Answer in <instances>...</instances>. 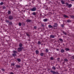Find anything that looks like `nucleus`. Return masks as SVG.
I'll return each instance as SVG.
<instances>
[{"instance_id":"39448f33","label":"nucleus","mask_w":74,"mask_h":74,"mask_svg":"<svg viewBox=\"0 0 74 74\" xmlns=\"http://www.w3.org/2000/svg\"><path fill=\"white\" fill-rule=\"evenodd\" d=\"M64 52V50L63 49H62L61 50V52L62 53H63Z\"/></svg>"},{"instance_id":"412c9836","label":"nucleus","mask_w":74,"mask_h":74,"mask_svg":"<svg viewBox=\"0 0 74 74\" xmlns=\"http://www.w3.org/2000/svg\"><path fill=\"white\" fill-rule=\"evenodd\" d=\"M63 33H64V34H65V35H66V34H67L66 33V32L63 31Z\"/></svg>"},{"instance_id":"20e7f679","label":"nucleus","mask_w":74,"mask_h":74,"mask_svg":"<svg viewBox=\"0 0 74 74\" xmlns=\"http://www.w3.org/2000/svg\"><path fill=\"white\" fill-rule=\"evenodd\" d=\"M50 72L51 73H53V74H55V71H53L52 70H51L50 71Z\"/></svg>"},{"instance_id":"423d86ee","label":"nucleus","mask_w":74,"mask_h":74,"mask_svg":"<svg viewBox=\"0 0 74 74\" xmlns=\"http://www.w3.org/2000/svg\"><path fill=\"white\" fill-rule=\"evenodd\" d=\"M58 26V24L57 23H56L54 25H53V27H57Z\"/></svg>"},{"instance_id":"c756f323","label":"nucleus","mask_w":74,"mask_h":74,"mask_svg":"<svg viewBox=\"0 0 74 74\" xmlns=\"http://www.w3.org/2000/svg\"><path fill=\"white\" fill-rule=\"evenodd\" d=\"M4 4V3H3V2H1L0 3V5H3V4Z\"/></svg>"},{"instance_id":"a19ab883","label":"nucleus","mask_w":74,"mask_h":74,"mask_svg":"<svg viewBox=\"0 0 74 74\" xmlns=\"http://www.w3.org/2000/svg\"><path fill=\"white\" fill-rule=\"evenodd\" d=\"M41 26L42 27H44V25L43 24H42Z\"/></svg>"},{"instance_id":"aec40b11","label":"nucleus","mask_w":74,"mask_h":74,"mask_svg":"<svg viewBox=\"0 0 74 74\" xmlns=\"http://www.w3.org/2000/svg\"><path fill=\"white\" fill-rule=\"evenodd\" d=\"M59 40L60 41H62V42H63V39L61 38L59 39Z\"/></svg>"},{"instance_id":"0eeeda50","label":"nucleus","mask_w":74,"mask_h":74,"mask_svg":"<svg viewBox=\"0 0 74 74\" xmlns=\"http://www.w3.org/2000/svg\"><path fill=\"white\" fill-rule=\"evenodd\" d=\"M16 68H20L21 67V66L18 65H16Z\"/></svg>"},{"instance_id":"b1692460","label":"nucleus","mask_w":74,"mask_h":74,"mask_svg":"<svg viewBox=\"0 0 74 74\" xmlns=\"http://www.w3.org/2000/svg\"><path fill=\"white\" fill-rule=\"evenodd\" d=\"M38 44L40 45L41 44V42H40V41H39L38 42Z\"/></svg>"},{"instance_id":"58836bf2","label":"nucleus","mask_w":74,"mask_h":74,"mask_svg":"<svg viewBox=\"0 0 74 74\" xmlns=\"http://www.w3.org/2000/svg\"><path fill=\"white\" fill-rule=\"evenodd\" d=\"M53 58L52 57L51 58V60H53Z\"/></svg>"},{"instance_id":"f257e3e1","label":"nucleus","mask_w":74,"mask_h":74,"mask_svg":"<svg viewBox=\"0 0 74 74\" xmlns=\"http://www.w3.org/2000/svg\"><path fill=\"white\" fill-rule=\"evenodd\" d=\"M31 10L32 11H35L36 10V7H34L32 9H31Z\"/></svg>"},{"instance_id":"7ed1b4c3","label":"nucleus","mask_w":74,"mask_h":74,"mask_svg":"<svg viewBox=\"0 0 74 74\" xmlns=\"http://www.w3.org/2000/svg\"><path fill=\"white\" fill-rule=\"evenodd\" d=\"M21 51H22V48H21V47H19L18 48V51L19 52H21Z\"/></svg>"},{"instance_id":"09e8293b","label":"nucleus","mask_w":74,"mask_h":74,"mask_svg":"<svg viewBox=\"0 0 74 74\" xmlns=\"http://www.w3.org/2000/svg\"><path fill=\"white\" fill-rule=\"evenodd\" d=\"M71 1H74V0H70Z\"/></svg>"},{"instance_id":"ddd939ff","label":"nucleus","mask_w":74,"mask_h":74,"mask_svg":"<svg viewBox=\"0 0 74 74\" xmlns=\"http://www.w3.org/2000/svg\"><path fill=\"white\" fill-rule=\"evenodd\" d=\"M71 6H72V5L71 4H70L69 5H68V7L69 8H71Z\"/></svg>"},{"instance_id":"c9c22d12","label":"nucleus","mask_w":74,"mask_h":74,"mask_svg":"<svg viewBox=\"0 0 74 74\" xmlns=\"http://www.w3.org/2000/svg\"><path fill=\"white\" fill-rule=\"evenodd\" d=\"M71 18H74V16H71Z\"/></svg>"},{"instance_id":"473e14b6","label":"nucleus","mask_w":74,"mask_h":74,"mask_svg":"<svg viewBox=\"0 0 74 74\" xmlns=\"http://www.w3.org/2000/svg\"><path fill=\"white\" fill-rule=\"evenodd\" d=\"M52 69H54V70H55V69H56V68L55 67H52Z\"/></svg>"},{"instance_id":"2eb2a0df","label":"nucleus","mask_w":74,"mask_h":74,"mask_svg":"<svg viewBox=\"0 0 74 74\" xmlns=\"http://www.w3.org/2000/svg\"><path fill=\"white\" fill-rule=\"evenodd\" d=\"M36 54H38V53L39 52L38 50H36Z\"/></svg>"},{"instance_id":"393cba45","label":"nucleus","mask_w":74,"mask_h":74,"mask_svg":"<svg viewBox=\"0 0 74 74\" xmlns=\"http://www.w3.org/2000/svg\"><path fill=\"white\" fill-rule=\"evenodd\" d=\"M46 51L47 52H48L49 51V50L48 49H46Z\"/></svg>"},{"instance_id":"f03ea898","label":"nucleus","mask_w":74,"mask_h":74,"mask_svg":"<svg viewBox=\"0 0 74 74\" xmlns=\"http://www.w3.org/2000/svg\"><path fill=\"white\" fill-rule=\"evenodd\" d=\"M9 19L10 20H12L13 19V17L12 16H9Z\"/></svg>"},{"instance_id":"dca6fc26","label":"nucleus","mask_w":74,"mask_h":74,"mask_svg":"<svg viewBox=\"0 0 74 74\" xmlns=\"http://www.w3.org/2000/svg\"><path fill=\"white\" fill-rule=\"evenodd\" d=\"M47 21H48V20L47 19H45L43 20V21L44 22H47Z\"/></svg>"},{"instance_id":"c85d7f7f","label":"nucleus","mask_w":74,"mask_h":74,"mask_svg":"<svg viewBox=\"0 0 74 74\" xmlns=\"http://www.w3.org/2000/svg\"><path fill=\"white\" fill-rule=\"evenodd\" d=\"M11 66H15V64L14 63H12L11 64Z\"/></svg>"},{"instance_id":"9d476101","label":"nucleus","mask_w":74,"mask_h":74,"mask_svg":"<svg viewBox=\"0 0 74 74\" xmlns=\"http://www.w3.org/2000/svg\"><path fill=\"white\" fill-rule=\"evenodd\" d=\"M19 46L20 47H22V44L21 43H20L19 45Z\"/></svg>"},{"instance_id":"6e6552de","label":"nucleus","mask_w":74,"mask_h":74,"mask_svg":"<svg viewBox=\"0 0 74 74\" xmlns=\"http://www.w3.org/2000/svg\"><path fill=\"white\" fill-rule=\"evenodd\" d=\"M50 37L51 38H55V36H54V35H50Z\"/></svg>"},{"instance_id":"a878e982","label":"nucleus","mask_w":74,"mask_h":74,"mask_svg":"<svg viewBox=\"0 0 74 74\" xmlns=\"http://www.w3.org/2000/svg\"><path fill=\"white\" fill-rule=\"evenodd\" d=\"M17 60H18V62H21V60L20 59H17Z\"/></svg>"},{"instance_id":"f704fd0d","label":"nucleus","mask_w":74,"mask_h":74,"mask_svg":"<svg viewBox=\"0 0 74 74\" xmlns=\"http://www.w3.org/2000/svg\"><path fill=\"white\" fill-rule=\"evenodd\" d=\"M65 61H66V62H67L68 61V60L66 59H64Z\"/></svg>"},{"instance_id":"f8f14e48","label":"nucleus","mask_w":74,"mask_h":74,"mask_svg":"<svg viewBox=\"0 0 74 74\" xmlns=\"http://www.w3.org/2000/svg\"><path fill=\"white\" fill-rule=\"evenodd\" d=\"M12 56H16V54L15 53H13L12 54Z\"/></svg>"},{"instance_id":"a211bd4d","label":"nucleus","mask_w":74,"mask_h":74,"mask_svg":"<svg viewBox=\"0 0 74 74\" xmlns=\"http://www.w3.org/2000/svg\"><path fill=\"white\" fill-rule=\"evenodd\" d=\"M27 22H30L31 21V20H27Z\"/></svg>"},{"instance_id":"79ce46f5","label":"nucleus","mask_w":74,"mask_h":74,"mask_svg":"<svg viewBox=\"0 0 74 74\" xmlns=\"http://www.w3.org/2000/svg\"><path fill=\"white\" fill-rule=\"evenodd\" d=\"M34 29H36L37 28V27H36V26H35L34 27Z\"/></svg>"},{"instance_id":"7c9ffc66","label":"nucleus","mask_w":74,"mask_h":74,"mask_svg":"<svg viewBox=\"0 0 74 74\" xmlns=\"http://www.w3.org/2000/svg\"><path fill=\"white\" fill-rule=\"evenodd\" d=\"M55 74H59V73L58 72H55Z\"/></svg>"},{"instance_id":"4be33fe9","label":"nucleus","mask_w":74,"mask_h":74,"mask_svg":"<svg viewBox=\"0 0 74 74\" xmlns=\"http://www.w3.org/2000/svg\"><path fill=\"white\" fill-rule=\"evenodd\" d=\"M19 26H21V25H22V24H21V23H19Z\"/></svg>"},{"instance_id":"a18cd8bd","label":"nucleus","mask_w":74,"mask_h":74,"mask_svg":"<svg viewBox=\"0 0 74 74\" xmlns=\"http://www.w3.org/2000/svg\"><path fill=\"white\" fill-rule=\"evenodd\" d=\"M10 74H14V73H12V72H10Z\"/></svg>"},{"instance_id":"bb28decb","label":"nucleus","mask_w":74,"mask_h":74,"mask_svg":"<svg viewBox=\"0 0 74 74\" xmlns=\"http://www.w3.org/2000/svg\"><path fill=\"white\" fill-rule=\"evenodd\" d=\"M5 22H7V23H9V21H8V20H6Z\"/></svg>"},{"instance_id":"de8ad7c7","label":"nucleus","mask_w":74,"mask_h":74,"mask_svg":"<svg viewBox=\"0 0 74 74\" xmlns=\"http://www.w3.org/2000/svg\"><path fill=\"white\" fill-rule=\"evenodd\" d=\"M57 51H59V49H56Z\"/></svg>"},{"instance_id":"cd10ccee","label":"nucleus","mask_w":74,"mask_h":74,"mask_svg":"<svg viewBox=\"0 0 74 74\" xmlns=\"http://www.w3.org/2000/svg\"><path fill=\"white\" fill-rule=\"evenodd\" d=\"M41 56H43L44 55V53H40Z\"/></svg>"},{"instance_id":"2f4dec72","label":"nucleus","mask_w":74,"mask_h":74,"mask_svg":"<svg viewBox=\"0 0 74 74\" xmlns=\"http://www.w3.org/2000/svg\"><path fill=\"white\" fill-rule=\"evenodd\" d=\"M26 35L28 37H30V35H29V34H28L27 33Z\"/></svg>"},{"instance_id":"5701e85b","label":"nucleus","mask_w":74,"mask_h":74,"mask_svg":"<svg viewBox=\"0 0 74 74\" xmlns=\"http://www.w3.org/2000/svg\"><path fill=\"white\" fill-rule=\"evenodd\" d=\"M13 53H17V51H13Z\"/></svg>"},{"instance_id":"4c0bfd02","label":"nucleus","mask_w":74,"mask_h":74,"mask_svg":"<svg viewBox=\"0 0 74 74\" xmlns=\"http://www.w3.org/2000/svg\"><path fill=\"white\" fill-rule=\"evenodd\" d=\"M9 25H12V23L11 22H9Z\"/></svg>"},{"instance_id":"49530a36","label":"nucleus","mask_w":74,"mask_h":74,"mask_svg":"<svg viewBox=\"0 0 74 74\" xmlns=\"http://www.w3.org/2000/svg\"><path fill=\"white\" fill-rule=\"evenodd\" d=\"M72 59H74V56H72Z\"/></svg>"},{"instance_id":"1a4fd4ad","label":"nucleus","mask_w":74,"mask_h":74,"mask_svg":"<svg viewBox=\"0 0 74 74\" xmlns=\"http://www.w3.org/2000/svg\"><path fill=\"white\" fill-rule=\"evenodd\" d=\"M49 27L50 28H53V27L51 25H48Z\"/></svg>"},{"instance_id":"f3484780","label":"nucleus","mask_w":74,"mask_h":74,"mask_svg":"<svg viewBox=\"0 0 74 74\" xmlns=\"http://www.w3.org/2000/svg\"><path fill=\"white\" fill-rule=\"evenodd\" d=\"M36 13L35 12H34L32 14L34 15H36Z\"/></svg>"},{"instance_id":"9b49d317","label":"nucleus","mask_w":74,"mask_h":74,"mask_svg":"<svg viewBox=\"0 0 74 74\" xmlns=\"http://www.w3.org/2000/svg\"><path fill=\"white\" fill-rule=\"evenodd\" d=\"M61 1L62 4H65L64 2V1H63L61 0Z\"/></svg>"},{"instance_id":"c03bdc74","label":"nucleus","mask_w":74,"mask_h":74,"mask_svg":"<svg viewBox=\"0 0 74 74\" xmlns=\"http://www.w3.org/2000/svg\"><path fill=\"white\" fill-rule=\"evenodd\" d=\"M64 26V25H61V27H63Z\"/></svg>"},{"instance_id":"6ab92c4d","label":"nucleus","mask_w":74,"mask_h":74,"mask_svg":"<svg viewBox=\"0 0 74 74\" xmlns=\"http://www.w3.org/2000/svg\"><path fill=\"white\" fill-rule=\"evenodd\" d=\"M64 17V18H68V16L66 15H64L63 16Z\"/></svg>"},{"instance_id":"72a5a7b5","label":"nucleus","mask_w":74,"mask_h":74,"mask_svg":"<svg viewBox=\"0 0 74 74\" xmlns=\"http://www.w3.org/2000/svg\"><path fill=\"white\" fill-rule=\"evenodd\" d=\"M11 14V12L10 11H8V14Z\"/></svg>"},{"instance_id":"4468645a","label":"nucleus","mask_w":74,"mask_h":74,"mask_svg":"<svg viewBox=\"0 0 74 74\" xmlns=\"http://www.w3.org/2000/svg\"><path fill=\"white\" fill-rule=\"evenodd\" d=\"M65 50H66V51H69L70 49H69L66 48L65 49Z\"/></svg>"},{"instance_id":"e433bc0d","label":"nucleus","mask_w":74,"mask_h":74,"mask_svg":"<svg viewBox=\"0 0 74 74\" xmlns=\"http://www.w3.org/2000/svg\"><path fill=\"white\" fill-rule=\"evenodd\" d=\"M67 22H71V21L70 20H68L67 21Z\"/></svg>"},{"instance_id":"ea45409f","label":"nucleus","mask_w":74,"mask_h":74,"mask_svg":"<svg viewBox=\"0 0 74 74\" xmlns=\"http://www.w3.org/2000/svg\"><path fill=\"white\" fill-rule=\"evenodd\" d=\"M66 5H69V3H66Z\"/></svg>"},{"instance_id":"8fccbe9b","label":"nucleus","mask_w":74,"mask_h":74,"mask_svg":"<svg viewBox=\"0 0 74 74\" xmlns=\"http://www.w3.org/2000/svg\"><path fill=\"white\" fill-rule=\"evenodd\" d=\"M40 15H41V16H42V14H40Z\"/></svg>"},{"instance_id":"37998d69","label":"nucleus","mask_w":74,"mask_h":74,"mask_svg":"<svg viewBox=\"0 0 74 74\" xmlns=\"http://www.w3.org/2000/svg\"><path fill=\"white\" fill-rule=\"evenodd\" d=\"M2 71H5V70L4 69H2Z\"/></svg>"}]
</instances>
